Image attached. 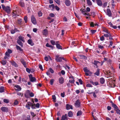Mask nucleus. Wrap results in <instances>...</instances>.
<instances>
[{
  "label": "nucleus",
  "mask_w": 120,
  "mask_h": 120,
  "mask_svg": "<svg viewBox=\"0 0 120 120\" xmlns=\"http://www.w3.org/2000/svg\"><path fill=\"white\" fill-rule=\"evenodd\" d=\"M4 10L8 13H9L10 12V8L9 6H7L5 7Z\"/></svg>",
  "instance_id": "1a4fd4ad"
},
{
  "label": "nucleus",
  "mask_w": 120,
  "mask_h": 120,
  "mask_svg": "<svg viewBox=\"0 0 120 120\" xmlns=\"http://www.w3.org/2000/svg\"><path fill=\"white\" fill-rule=\"evenodd\" d=\"M75 105L76 107H80V103L78 100H77L75 102Z\"/></svg>",
  "instance_id": "9d476101"
},
{
  "label": "nucleus",
  "mask_w": 120,
  "mask_h": 120,
  "mask_svg": "<svg viewBox=\"0 0 120 120\" xmlns=\"http://www.w3.org/2000/svg\"><path fill=\"white\" fill-rule=\"evenodd\" d=\"M104 36L106 38H108L109 36V35L108 34H106L104 35Z\"/></svg>",
  "instance_id": "864d4df0"
},
{
  "label": "nucleus",
  "mask_w": 120,
  "mask_h": 120,
  "mask_svg": "<svg viewBox=\"0 0 120 120\" xmlns=\"http://www.w3.org/2000/svg\"><path fill=\"white\" fill-rule=\"evenodd\" d=\"M19 40H20L22 41L23 42H25V40L24 38L23 37H22V36H19Z\"/></svg>",
  "instance_id": "4be33fe9"
},
{
  "label": "nucleus",
  "mask_w": 120,
  "mask_h": 120,
  "mask_svg": "<svg viewBox=\"0 0 120 120\" xmlns=\"http://www.w3.org/2000/svg\"><path fill=\"white\" fill-rule=\"evenodd\" d=\"M59 56L56 55V56L55 59L57 62H61L62 61V59L64 60V58L63 57H60Z\"/></svg>",
  "instance_id": "7ed1b4c3"
},
{
  "label": "nucleus",
  "mask_w": 120,
  "mask_h": 120,
  "mask_svg": "<svg viewBox=\"0 0 120 120\" xmlns=\"http://www.w3.org/2000/svg\"><path fill=\"white\" fill-rule=\"evenodd\" d=\"M96 30H91L90 31L91 33L93 34L94 33L96 32Z\"/></svg>",
  "instance_id": "052dcab7"
},
{
  "label": "nucleus",
  "mask_w": 120,
  "mask_h": 120,
  "mask_svg": "<svg viewBox=\"0 0 120 120\" xmlns=\"http://www.w3.org/2000/svg\"><path fill=\"white\" fill-rule=\"evenodd\" d=\"M29 77L31 82H34L36 81V79L34 77H33L31 74H30L29 75Z\"/></svg>",
  "instance_id": "20e7f679"
},
{
  "label": "nucleus",
  "mask_w": 120,
  "mask_h": 120,
  "mask_svg": "<svg viewBox=\"0 0 120 120\" xmlns=\"http://www.w3.org/2000/svg\"><path fill=\"white\" fill-rule=\"evenodd\" d=\"M90 25L92 27H94L95 26H97L98 25L96 23V24H94L93 22H91L90 23Z\"/></svg>",
  "instance_id": "b1692460"
},
{
  "label": "nucleus",
  "mask_w": 120,
  "mask_h": 120,
  "mask_svg": "<svg viewBox=\"0 0 120 120\" xmlns=\"http://www.w3.org/2000/svg\"><path fill=\"white\" fill-rule=\"evenodd\" d=\"M27 104H28L30 106H31L32 105V103L30 102H28Z\"/></svg>",
  "instance_id": "338daca9"
},
{
  "label": "nucleus",
  "mask_w": 120,
  "mask_h": 120,
  "mask_svg": "<svg viewBox=\"0 0 120 120\" xmlns=\"http://www.w3.org/2000/svg\"><path fill=\"white\" fill-rule=\"evenodd\" d=\"M50 42L52 45H54L55 44V41L53 40H51L50 41Z\"/></svg>",
  "instance_id": "79ce46f5"
},
{
  "label": "nucleus",
  "mask_w": 120,
  "mask_h": 120,
  "mask_svg": "<svg viewBox=\"0 0 120 120\" xmlns=\"http://www.w3.org/2000/svg\"><path fill=\"white\" fill-rule=\"evenodd\" d=\"M39 68L41 70H42V71L43 70L42 66L41 65V64L39 65Z\"/></svg>",
  "instance_id": "09e8293b"
},
{
  "label": "nucleus",
  "mask_w": 120,
  "mask_h": 120,
  "mask_svg": "<svg viewBox=\"0 0 120 120\" xmlns=\"http://www.w3.org/2000/svg\"><path fill=\"white\" fill-rule=\"evenodd\" d=\"M83 70L85 72V75L86 76L90 75L91 74V72L87 69L86 67L84 68Z\"/></svg>",
  "instance_id": "f257e3e1"
},
{
  "label": "nucleus",
  "mask_w": 120,
  "mask_h": 120,
  "mask_svg": "<svg viewBox=\"0 0 120 120\" xmlns=\"http://www.w3.org/2000/svg\"><path fill=\"white\" fill-rule=\"evenodd\" d=\"M70 79L69 81V82L72 83H73L75 82V80L73 77H70Z\"/></svg>",
  "instance_id": "dca6fc26"
},
{
  "label": "nucleus",
  "mask_w": 120,
  "mask_h": 120,
  "mask_svg": "<svg viewBox=\"0 0 120 120\" xmlns=\"http://www.w3.org/2000/svg\"><path fill=\"white\" fill-rule=\"evenodd\" d=\"M16 47L17 49L19 50H21V49L19 46L18 45H16Z\"/></svg>",
  "instance_id": "3c124183"
},
{
  "label": "nucleus",
  "mask_w": 120,
  "mask_h": 120,
  "mask_svg": "<svg viewBox=\"0 0 120 120\" xmlns=\"http://www.w3.org/2000/svg\"><path fill=\"white\" fill-rule=\"evenodd\" d=\"M26 71L27 72L30 73V69L28 68H26Z\"/></svg>",
  "instance_id": "49530a36"
},
{
  "label": "nucleus",
  "mask_w": 120,
  "mask_h": 120,
  "mask_svg": "<svg viewBox=\"0 0 120 120\" xmlns=\"http://www.w3.org/2000/svg\"><path fill=\"white\" fill-rule=\"evenodd\" d=\"M65 93L64 92H63L61 94V96L62 97H64Z\"/></svg>",
  "instance_id": "0e129e2a"
},
{
  "label": "nucleus",
  "mask_w": 120,
  "mask_h": 120,
  "mask_svg": "<svg viewBox=\"0 0 120 120\" xmlns=\"http://www.w3.org/2000/svg\"><path fill=\"white\" fill-rule=\"evenodd\" d=\"M87 2L88 5H92V3L90 0H87Z\"/></svg>",
  "instance_id": "7c9ffc66"
},
{
  "label": "nucleus",
  "mask_w": 120,
  "mask_h": 120,
  "mask_svg": "<svg viewBox=\"0 0 120 120\" xmlns=\"http://www.w3.org/2000/svg\"><path fill=\"white\" fill-rule=\"evenodd\" d=\"M99 48L100 49H102L104 48V47L102 46L99 45L98 46Z\"/></svg>",
  "instance_id": "680f3d73"
},
{
  "label": "nucleus",
  "mask_w": 120,
  "mask_h": 120,
  "mask_svg": "<svg viewBox=\"0 0 120 120\" xmlns=\"http://www.w3.org/2000/svg\"><path fill=\"white\" fill-rule=\"evenodd\" d=\"M24 20L26 22V23L27 21V16H25L24 18Z\"/></svg>",
  "instance_id": "de8ad7c7"
},
{
  "label": "nucleus",
  "mask_w": 120,
  "mask_h": 120,
  "mask_svg": "<svg viewBox=\"0 0 120 120\" xmlns=\"http://www.w3.org/2000/svg\"><path fill=\"white\" fill-rule=\"evenodd\" d=\"M21 61L22 63L24 65V67H26V64H27L26 63V62L24 61V60L22 59L21 60Z\"/></svg>",
  "instance_id": "2eb2a0df"
},
{
  "label": "nucleus",
  "mask_w": 120,
  "mask_h": 120,
  "mask_svg": "<svg viewBox=\"0 0 120 120\" xmlns=\"http://www.w3.org/2000/svg\"><path fill=\"white\" fill-rule=\"evenodd\" d=\"M18 103V101L16 100H15L14 101V104L15 105H17Z\"/></svg>",
  "instance_id": "4d7b16f0"
},
{
  "label": "nucleus",
  "mask_w": 120,
  "mask_h": 120,
  "mask_svg": "<svg viewBox=\"0 0 120 120\" xmlns=\"http://www.w3.org/2000/svg\"><path fill=\"white\" fill-rule=\"evenodd\" d=\"M17 43L21 46H22V44L20 40H18L17 41Z\"/></svg>",
  "instance_id": "a878e982"
},
{
  "label": "nucleus",
  "mask_w": 120,
  "mask_h": 120,
  "mask_svg": "<svg viewBox=\"0 0 120 120\" xmlns=\"http://www.w3.org/2000/svg\"><path fill=\"white\" fill-rule=\"evenodd\" d=\"M59 42L58 41L56 42V47L59 49H62L61 46L60 45L58 44Z\"/></svg>",
  "instance_id": "f8f14e48"
},
{
  "label": "nucleus",
  "mask_w": 120,
  "mask_h": 120,
  "mask_svg": "<svg viewBox=\"0 0 120 120\" xmlns=\"http://www.w3.org/2000/svg\"><path fill=\"white\" fill-rule=\"evenodd\" d=\"M1 64L3 65L6 64V61L4 60H2L1 62Z\"/></svg>",
  "instance_id": "ea45409f"
},
{
  "label": "nucleus",
  "mask_w": 120,
  "mask_h": 120,
  "mask_svg": "<svg viewBox=\"0 0 120 120\" xmlns=\"http://www.w3.org/2000/svg\"><path fill=\"white\" fill-rule=\"evenodd\" d=\"M98 63H100V62H99L98 61H95V60L94 61V64L95 65L97 66V64H98Z\"/></svg>",
  "instance_id": "58836bf2"
},
{
  "label": "nucleus",
  "mask_w": 120,
  "mask_h": 120,
  "mask_svg": "<svg viewBox=\"0 0 120 120\" xmlns=\"http://www.w3.org/2000/svg\"><path fill=\"white\" fill-rule=\"evenodd\" d=\"M100 82L102 84H103L105 82V79L103 78H101L100 79Z\"/></svg>",
  "instance_id": "393cba45"
},
{
  "label": "nucleus",
  "mask_w": 120,
  "mask_h": 120,
  "mask_svg": "<svg viewBox=\"0 0 120 120\" xmlns=\"http://www.w3.org/2000/svg\"><path fill=\"white\" fill-rule=\"evenodd\" d=\"M28 43L31 46H33L34 45V43L32 42V40L30 39L28 40Z\"/></svg>",
  "instance_id": "aec40b11"
},
{
  "label": "nucleus",
  "mask_w": 120,
  "mask_h": 120,
  "mask_svg": "<svg viewBox=\"0 0 120 120\" xmlns=\"http://www.w3.org/2000/svg\"><path fill=\"white\" fill-rule=\"evenodd\" d=\"M48 31L46 29H44L43 31V34L45 36H46L48 34Z\"/></svg>",
  "instance_id": "a211bd4d"
},
{
  "label": "nucleus",
  "mask_w": 120,
  "mask_h": 120,
  "mask_svg": "<svg viewBox=\"0 0 120 120\" xmlns=\"http://www.w3.org/2000/svg\"><path fill=\"white\" fill-rule=\"evenodd\" d=\"M109 39L110 40H111V39H112V35L111 34V33H110L109 34Z\"/></svg>",
  "instance_id": "603ef678"
},
{
  "label": "nucleus",
  "mask_w": 120,
  "mask_h": 120,
  "mask_svg": "<svg viewBox=\"0 0 120 120\" xmlns=\"http://www.w3.org/2000/svg\"><path fill=\"white\" fill-rule=\"evenodd\" d=\"M13 16L14 18H15L17 16H19L18 14H17L16 11H14L13 12Z\"/></svg>",
  "instance_id": "4468645a"
},
{
  "label": "nucleus",
  "mask_w": 120,
  "mask_h": 120,
  "mask_svg": "<svg viewBox=\"0 0 120 120\" xmlns=\"http://www.w3.org/2000/svg\"><path fill=\"white\" fill-rule=\"evenodd\" d=\"M15 90L17 91H20L21 90V87L18 85H15Z\"/></svg>",
  "instance_id": "0eeeda50"
},
{
  "label": "nucleus",
  "mask_w": 120,
  "mask_h": 120,
  "mask_svg": "<svg viewBox=\"0 0 120 120\" xmlns=\"http://www.w3.org/2000/svg\"><path fill=\"white\" fill-rule=\"evenodd\" d=\"M58 80L59 83L60 84H62L64 82V79L63 77H60L59 78Z\"/></svg>",
  "instance_id": "6e6552de"
},
{
  "label": "nucleus",
  "mask_w": 120,
  "mask_h": 120,
  "mask_svg": "<svg viewBox=\"0 0 120 120\" xmlns=\"http://www.w3.org/2000/svg\"><path fill=\"white\" fill-rule=\"evenodd\" d=\"M54 7V4H52L49 5V8H53Z\"/></svg>",
  "instance_id": "a18cd8bd"
},
{
  "label": "nucleus",
  "mask_w": 120,
  "mask_h": 120,
  "mask_svg": "<svg viewBox=\"0 0 120 120\" xmlns=\"http://www.w3.org/2000/svg\"><path fill=\"white\" fill-rule=\"evenodd\" d=\"M17 31V30L15 29L14 30H12L11 31V33L12 34H14L15 32Z\"/></svg>",
  "instance_id": "cd10ccee"
},
{
  "label": "nucleus",
  "mask_w": 120,
  "mask_h": 120,
  "mask_svg": "<svg viewBox=\"0 0 120 120\" xmlns=\"http://www.w3.org/2000/svg\"><path fill=\"white\" fill-rule=\"evenodd\" d=\"M10 57L9 54L7 52H6L5 53V56L4 57V59H8Z\"/></svg>",
  "instance_id": "ddd939ff"
},
{
  "label": "nucleus",
  "mask_w": 120,
  "mask_h": 120,
  "mask_svg": "<svg viewBox=\"0 0 120 120\" xmlns=\"http://www.w3.org/2000/svg\"><path fill=\"white\" fill-rule=\"evenodd\" d=\"M107 15L109 16H111V12L110 9L108 8L107 10Z\"/></svg>",
  "instance_id": "f3484780"
},
{
  "label": "nucleus",
  "mask_w": 120,
  "mask_h": 120,
  "mask_svg": "<svg viewBox=\"0 0 120 120\" xmlns=\"http://www.w3.org/2000/svg\"><path fill=\"white\" fill-rule=\"evenodd\" d=\"M4 91V87L3 86H1L0 87V92H3Z\"/></svg>",
  "instance_id": "5701e85b"
},
{
  "label": "nucleus",
  "mask_w": 120,
  "mask_h": 120,
  "mask_svg": "<svg viewBox=\"0 0 120 120\" xmlns=\"http://www.w3.org/2000/svg\"><path fill=\"white\" fill-rule=\"evenodd\" d=\"M40 106V104L38 103H37L35 105V106L36 107L38 108Z\"/></svg>",
  "instance_id": "69168bd1"
},
{
  "label": "nucleus",
  "mask_w": 120,
  "mask_h": 120,
  "mask_svg": "<svg viewBox=\"0 0 120 120\" xmlns=\"http://www.w3.org/2000/svg\"><path fill=\"white\" fill-rule=\"evenodd\" d=\"M19 4L22 7H23L24 6V4L23 2H21L19 3Z\"/></svg>",
  "instance_id": "e433bc0d"
},
{
  "label": "nucleus",
  "mask_w": 120,
  "mask_h": 120,
  "mask_svg": "<svg viewBox=\"0 0 120 120\" xmlns=\"http://www.w3.org/2000/svg\"><path fill=\"white\" fill-rule=\"evenodd\" d=\"M97 3L98 5L101 6L102 5V3L101 1L100 0H97Z\"/></svg>",
  "instance_id": "6ab92c4d"
},
{
  "label": "nucleus",
  "mask_w": 120,
  "mask_h": 120,
  "mask_svg": "<svg viewBox=\"0 0 120 120\" xmlns=\"http://www.w3.org/2000/svg\"><path fill=\"white\" fill-rule=\"evenodd\" d=\"M7 52L9 54L11 53L12 52V51L10 49H8Z\"/></svg>",
  "instance_id": "bf43d9fd"
},
{
  "label": "nucleus",
  "mask_w": 120,
  "mask_h": 120,
  "mask_svg": "<svg viewBox=\"0 0 120 120\" xmlns=\"http://www.w3.org/2000/svg\"><path fill=\"white\" fill-rule=\"evenodd\" d=\"M54 80L53 79H52L50 81V84L51 85H52L54 82Z\"/></svg>",
  "instance_id": "a19ab883"
},
{
  "label": "nucleus",
  "mask_w": 120,
  "mask_h": 120,
  "mask_svg": "<svg viewBox=\"0 0 120 120\" xmlns=\"http://www.w3.org/2000/svg\"><path fill=\"white\" fill-rule=\"evenodd\" d=\"M103 31L104 32H106V33H107V34H109L110 33L109 31H108V30H104Z\"/></svg>",
  "instance_id": "e2e57ef3"
},
{
  "label": "nucleus",
  "mask_w": 120,
  "mask_h": 120,
  "mask_svg": "<svg viewBox=\"0 0 120 120\" xmlns=\"http://www.w3.org/2000/svg\"><path fill=\"white\" fill-rule=\"evenodd\" d=\"M111 103L112 106V107H113L114 108H115V109L117 108L118 107L116 106V105L115 104H114L113 103V102H111Z\"/></svg>",
  "instance_id": "c85d7f7f"
},
{
  "label": "nucleus",
  "mask_w": 120,
  "mask_h": 120,
  "mask_svg": "<svg viewBox=\"0 0 120 120\" xmlns=\"http://www.w3.org/2000/svg\"><path fill=\"white\" fill-rule=\"evenodd\" d=\"M17 94L18 95L21 96L22 97L23 95V94H22L20 92H18Z\"/></svg>",
  "instance_id": "5fc2aeb1"
},
{
  "label": "nucleus",
  "mask_w": 120,
  "mask_h": 120,
  "mask_svg": "<svg viewBox=\"0 0 120 120\" xmlns=\"http://www.w3.org/2000/svg\"><path fill=\"white\" fill-rule=\"evenodd\" d=\"M52 97L53 101L54 102H56V97L55 95H53L52 96Z\"/></svg>",
  "instance_id": "473e14b6"
},
{
  "label": "nucleus",
  "mask_w": 120,
  "mask_h": 120,
  "mask_svg": "<svg viewBox=\"0 0 120 120\" xmlns=\"http://www.w3.org/2000/svg\"><path fill=\"white\" fill-rule=\"evenodd\" d=\"M31 19L32 22L34 24H36L37 23L36 21L34 16L32 15Z\"/></svg>",
  "instance_id": "39448f33"
},
{
  "label": "nucleus",
  "mask_w": 120,
  "mask_h": 120,
  "mask_svg": "<svg viewBox=\"0 0 120 120\" xmlns=\"http://www.w3.org/2000/svg\"><path fill=\"white\" fill-rule=\"evenodd\" d=\"M3 101L5 103H8L9 102V100L8 99H4L3 100Z\"/></svg>",
  "instance_id": "4c0bfd02"
},
{
  "label": "nucleus",
  "mask_w": 120,
  "mask_h": 120,
  "mask_svg": "<svg viewBox=\"0 0 120 120\" xmlns=\"http://www.w3.org/2000/svg\"><path fill=\"white\" fill-rule=\"evenodd\" d=\"M95 74L97 76H98L99 74V69H98L96 72L95 73Z\"/></svg>",
  "instance_id": "2f4dec72"
},
{
  "label": "nucleus",
  "mask_w": 120,
  "mask_h": 120,
  "mask_svg": "<svg viewBox=\"0 0 120 120\" xmlns=\"http://www.w3.org/2000/svg\"><path fill=\"white\" fill-rule=\"evenodd\" d=\"M107 3L106 2H105L103 4V6L104 8L106 7L107 5Z\"/></svg>",
  "instance_id": "774afa93"
},
{
  "label": "nucleus",
  "mask_w": 120,
  "mask_h": 120,
  "mask_svg": "<svg viewBox=\"0 0 120 120\" xmlns=\"http://www.w3.org/2000/svg\"><path fill=\"white\" fill-rule=\"evenodd\" d=\"M28 94H29L30 96L31 97H33L34 95V94L33 93H30L29 90H28L27 91L26 93L25 94V97L27 98H28L29 97Z\"/></svg>",
  "instance_id": "f03ea898"
},
{
  "label": "nucleus",
  "mask_w": 120,
  "mask_h": 120,
  "mask_svg": "<svg viewBox=\"0 0 120 120\" xmlns=\"http://www.w3.org/2000/svg\"><path fill=\"white\" fill-rule=\"evenodd\" d=\"M66 114H65V116H62V118L61 120H65L67 118V117Z\"/></svg>",
  "instance_id": "72a5a7b5"
},
{
  "label": "nucleus",
  "mask_w": 120,
  "mask_h": 120,
  "mask_svg": "<svg viewBox=\"0 0 120 120\" xmlns=\"http://www.w3.org/2000/svg\"><path fill=\"white\" fill-rule=\"evenodd\" d=\"M12 64L13 66L16 67L18 66L13 61L12 63Z\"/></svg>",
  "instance_id": "f704fd0d"
},
{
  "label": "nucleus",
  "mask_w": 120,
  "mask_h": 120,
  "mask_svg": "<svg viewBox=\"0 0 120 120\" xmlns=\"http://www.w3.org/2000/svg\"><path fill=\"white\" fill-rule=\"evenodd\" d=\"M46 46L47 47L51 48L52 49H53V47L52 45H49L48 43L46 44Z\"/></svg>",
  "instance_id": "bb28decb"
},
{
  "label": "nucleus",
  "mask_w": 120,
  "mask_h": 120,
  "mask_svg": "<svg viewBox=\"0 0 120 120\" xmlns=\"http://www.w3.org/2000/svg\"><path fill=\"white\" fill-rule=\"evenodd\" d=\"M65 4L67 6H69L70 4V2L69 0H66L65 1Z\"/></svg>",
  "instance_id": "412c9836"
},
{
  "label": "nucleus",
  "mask_w": 120,
  "mask_h": 120,
  "mask_svg": "<svg viewBox=\"0 0 120 120\" xmlns=\"http://www.w3.org/2000/svg\"><path fill=\"white\" fill-rule=\"evenodd\" d=\"M55 8L57 11H59L60 10V8H59L57 6H55Z\"/></svg>",
  "instance_id": "13d9d810"
},
{
  "label": "nucleus",
  "mask_w": 120,
  "mask_h": 120,
  "mask_svg": "<svg viewBox=\"0 0 120 120\" xmlns=\"http://www.w3.org/2000/svg\"><path fill=\"white\" fill-rule=\"evenodd\" d=\"M66 108L67 110H69L70 109H73L72 106L68 104H66Z\"/></svg>",
  "instance_id": "9b49d317"
},
{
  "label": "nucleus",
  "mask_w": 120,
  "mask_h": 120,
  "mask_svg": "<svg viewBox=\"0 0 120 120\" xmlns=\"http://www.w3.org/2000/svg\"><path fill=\"white\" fill-rule=\"evenodd\" d=\"M105 73L108 75L110 76V72L109 71H106Z\"/></svg>",
  "instance_id": "37998d69"
},
{
  "label": "nucleus",
  "mask_w": 120,
  "mask_h": 120,
  "mask_svg": "<svg viewBox=\"0 0 120 120\" xmlns=\"http://www.w3.org/2000/svg\"><path fill=\"white\" fill-rule=\"evenodd\" d=\"M38 15L39 16H42V14L41 11H39L38 13Z\"/></svg>",
  "instance_id": "8fccbe9b"
},
{
  "label": "nucleus",
  "mask_w": 120,
  "mask_h": 120,
  "mask_svg": "<svg viewBox=\"0 0 120 120\" xmlns=\"http://www.w3.org/2000/svg\"><path fill=\"white\" fill-rule=\"evenodd\" d=\"M1 109L3 112H7L8 111V109L6 107H2L1 108Z\"/></svg>",
  "instance_id": "423d86ee"
},
{
  "label": "nucleus",
  "mask_w": 120,
  "mask_h": 120,
  "mask_svg": "<svg viewBox=\"0 0 120 120\" xmlns=\"http://www.w3.org/2000/svg\"><path fill=\"white\" fill-rule=\"evenodd\" d=\"M49 15L52 17H53L55 15L54 14L51 13L49 14Z\"/></svg>",
  "instance_id": "6e6d98bb"
},
{
  "label": "nucleus",
  "mask_w": 120,
  "mask_h": 120,
  "mask_svg": "<svg viewBox=\"0 0 120 120\" xmlns=\"http://www.w3.org/2000/svg\"><path fill=\"white\" fill-rule=\"evenodd\" d=\"M82 113L81 111H79L77 113V116H80L82 114Z\"/></svg>",
  "instance_id": "c9c22d12"
},
{
  "label": "nucleus",
  "mask_w": 120,
  "mask_h": 120,
  "mask_svg": "<svg viewBox=\"0 0 120 120\" xmlns=\"http://www.w3.org/2000/svg\"><path fill=\"white\" fill-rule=\"evenodd\" d=\"M68 115L69 117H71L73 115L72 112L71 111H69L68 113Z\"/></svg>",
  "instance_id": "c756f323"
},
{
  "label": "nucleus",
  "mask_w": 120,
  "mask_h": 120,
  "mask_svg": "<svg viewBox=\"0 0 120 120\" xmlns=\"http://www.w3.org/2000/svg\"><path fill=\"white\" fill-rule=\"evenodd\" d=\"M105 39V38L104 36H102L100 38V40L101 41H103Z\"/></svg>",
  "instance_id": "c03bdc74"
}]
</instances>
